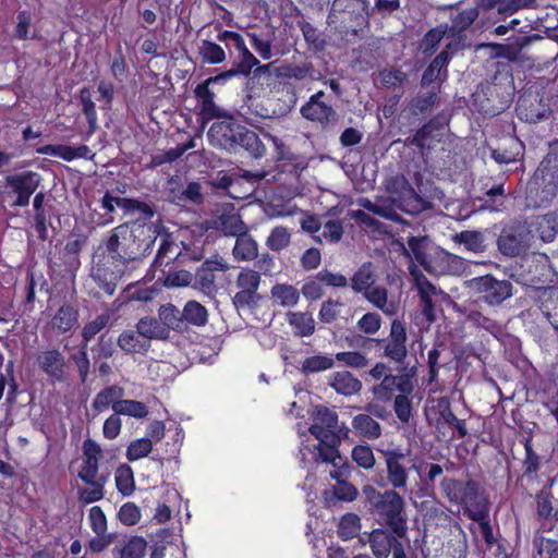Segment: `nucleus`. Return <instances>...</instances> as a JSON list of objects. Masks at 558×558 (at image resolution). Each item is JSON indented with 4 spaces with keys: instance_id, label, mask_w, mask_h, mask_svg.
Listing matches in <instances>:
<instances>
[{
    "instance_id": "1",
    "label": "nucleus",
    "mask_w": 558,
    "mask_h": 558,
    "mask_svg": "<svg viewBox=\"0 0 558 558\" xmlns=\"http://www.w3.org/2000/svg\"><path fill=\"white\" fill-rule=\"evenodd\" d=\"M363 495L371 513L384 527L371 532L368 542L373 555L376 558H409L405 549L410 548L408 536V518L405 501L399 490H377L367 485L363 488Z\"/></svg>"
},
{
    "instance_id": "2",
    "label": "nucleus",
    "mask_w": 558,
    "mask_h": 558,
    "mask_svg": "<svg viewBox=\"0 0 558 558\" xmlns=\"http://www.w3.org/2000/svg\"><path fill=\"white\" fill-rule=\"evenodd\" d=\"M215 121L207 133L209 143L228 151L244 148L252 157L262 158L266 147L258 135L243 125L236 118L225 114Z\"/></svg>"
},
{
    "instance_id": "3",
    "label": "nucleus",
    "mask_w": 558,
    "mask_h": 558,
    "mask_svg": "<svg viewBox=\"0 0 558 558\" xmlns=\"http://www.w3.org/2000/svg\"><path fill=\"white\" fill-rule=\"evenodd\" d=\"M440 488L445 497L460 506L463 514L472 519H483L490 512V500L485 487L476 480L444 477Z\"/></svg>"
},
{
    "instance_id": "4",
    "label": "nucleus",
    "mask_w": 558,
    "mask_h": 558,
    "mask_svg": "<svg viewBox=\"0 0 558 558\" xmlns=\"http://www.w3.org/2000/svg\"><path fill=\"white\" fill-rule=\"evenodd\" d=\"M558 195V142L549 145L548 153L527 182L526 204L534 208L547 207Z\"/></svg>"
},
{
    "instance_id": "5",
    "label": "nucleus",
    "mask_w": 558,
    "mask_h": 558,
    "mask_svg": "<svg viewBox=\"0 0 558 558\" xmlns=\"http://www.w3.org/2000/svg\"><path fill=\"white\" fill-rule=\"evenodd\" d=\"M349 345L353 348L373 349L378 351L381 359L395 363L405 369L404 363L408 357V333L405 323L396 318L390 323L389 335L385 338H371L363 335H353L348 339Z\"/></svg>"
},
{
    "instance_id": "6",
    "label": "nucleus",
    "mask_w": 558,
    "mask_h": 558,
    "mask_svg": "<svg viewBox=\"0 0 558 558\" xmlns=\"http://www.w3.org/2000/svg\"><path fill=\"white\" fill-rule=\"evenodd\" d=\"M41 183V175L38 172L27 170L21 173L9 174L4 178L3 192L13 197L12 207L24 208L29 205L33 194Z\"/></svg>"
},
{
    "instance_id": "7",
    "label": "nucleus",
    "mask_w": 558,
    "mask_h": 558,
    "mask_svg": "<svg viewBox=\"0 0 558 558\" xmlns=\"http://www.w3.org/2000/svg\"><path fill=\"white\" fill-rule=\"evenodd\" d=\"M128 263L123 257L98 255L92 267V277L107 294L112 295L125 272Z\"/></svg>"
},
{
    "instance_id": "8",
    "label": "nucleus",
    "mask_w": 558,
    "mask_h": 558,
    "mask_svg": "<svg viewBox=\"0 0 558 558\" xmlns=\"http://www.w3.org/2000/svg\"><path fill=\"white\" fill-rule=\"evenodd\" d=\"M386 464V481L391 489L407 493L409 490L410 472L412 460L408 452L400 448L383 450Z\"/></svg>"
},
{
    "instance_id": "9",
    "label": "nucleus",
    "mask_w": 558,
    "mask_h": 558,
    "mask_svg": "<svg viewBox=\"0 0 558 558\" xmlns=\"http://www.w3.org/2000/svg\"><path fill=\"white\" fill-rule=\"evenodd\" d=\"M468 287L492 306L500 305L513 294V286L509 280H499L493 275L472 278L468 281Z\"/></svg>"
},
{
    "instance_id": "10",
    "label": "nucleus",
    "mask_w": 558,
    "mask_h": 558,
    "mask_svg": "<svg viewBox=\"0 0 558 558\" xmlns=\"http://www.w3.org/2000/svg\"><path fill=\"white\" fill-rule=\"evenodd\" d=\"M217 40L223 43L232 56V49L238 54L233 59L232 68L244 77H248L253 69L259 63L258 59L247 48L243 36L233 31H220L216 36Z\"/></svg>"
},
{
    "instance_id": "11",
    "label": "nucleus",
    "mask_w": 558,
    "mask_h": 558,
    "mask_svg": "<svg viewBox=\"0 0 558 558\" xmlns=\"http://www.w3.org/2000/svg\"><path fill=\"white\" fill-rule=\"evenodd\" d=\"M325 96L324 90L311 95L308 100L300 108V113L305 120L326 131L337 125L339 114L330 104L324 101Z\"/></svg>"
},
{
    "instance_id": "12",
    "label": "nucleus",
    "mask_w": 558,
    "mask_h": 558,
    "mask_svg": "<svg viewBox=\"0 0 558 558\" xmlns=\"http://www.w3.org/2000/svg\"><path fill=\"white\" fill-rule=\"evenodd\" d=\"M260 280V274L250 268H243L238 274L235 284L239 291L232 298L235 308H247L256 305L260 299L257 292Z\"/></svg>"
},
{
    "instance_id": "13",
    "label": "nucleus",
    "mask_w": 558,
    "mask_h": 558,
    "mask_svg": "<svg viewBox=\"0 0 558 558\" xmlns=\"http://www.w3.org/2000/svg\"><path fill=\"white\" fill-rule=\"evenodd\" d=\"M515 112L521 121L537 123L547 119L551 109L548 100H545L538 93L526 92L520 95Z\"/></svg>"
},
{
    "instance_id": "14",
    "label": "nucleus",
    "mask_w": 558,
    "mask_h": 558,
    "mask_svg": "<svg viewBox=\"0 0 558 558\" xmlns=\"http://www.w3.org/2000/svg\"><path fill=\"white\" fill-rule=\"evenodd\" d=\"M414 390L410 374L402 373L400 375H385L381 381L372 387L374 399L388 403L395 399V391L401 393H412Z\"/></svg>"
},
{
    "instance_id": "15",
    "label": "nucleus",
    "mask_w": 558,
    "mask_h": 558,
    "mask_svg": "<svg viewBox=\"0 0 558 558\" xmlns=\"http://www.w3.org/2000/svg\"><path fill=\"white\" fill-rule=\"evenodd\" d=\"M535 519L544 531H551L558 523V507H555V497L551 485L543 487L534 496Z\"/></svg>"
},
{
    "instance_id": "16",
    "label": "nucleus",
    "mask_w": 558,
    "mask_h": 558,
    "mask_svg": "<svg viewBox=\"0 0 558 558\" xmlns=\"http://www.w3.org/2000/svg\"><path fill=\"white\" fill-rule=\"evenodd\" d=\"M193 92L199 105L196 117L201 128L204 129L211 120L223 116V110L215 102V93L206 81L197 84Z\"/></svg>"
},
{
    "instance_id": "17",
    "label": "nucleus",
    "mask_w": 558,
    "mask_h": 558,
    "mask_svg": "<svg viewBox=\"0 0 558 558\" xmlns=\"http://www.w3.org/2000/svg\"><path fill=\"white\" fill-rule=\"evenodd\" d=\"M228 264L222 258L206 259L196 269L194 276V288L202 291L207 296L214 298L218 291L216 284V272L226 271Z\"/></svg>"
},
{
    "instance_id": "18",
    "label": "nucleus",
    "mask_w": 558,
    "mask_h": 558,
    "mask_svg": "<svg viewBox=\"0 0 558 558\" xmlns=\"http://www.w3.org/2000/svg\"><path fill=\"white\" fill-rule=\"evenodd\" d=\"M501 254L510 257L521 255L527 248L525 228L521 223H512L505 227L497 240Z\"/></svg>"
},
{
    "instance_id": "19",
    "label": "nucleus",
    "mask_w": 558,
    "mask_h": 558,
    "mask_svg": "<svg viewBox=\"0 0 558 558\" xmlns=\"http://www.w3.org/2000/svg\"><path fill=\"white\" fill-rule=\"evenodd\" d=\"M156 238L146 234L144 228H137L128 233L126 243H123V258L134 262L153 252Z\"/></svg>"
},
{
    "instance_id": "20",
    "label": "nucleus",
    "mask_w": 558,
    "mask_h": 558,
    "mask_svg": "<svg viewBox=\"0 0 558 558\" xmlns=\"http://www.w3.org/2000/svg\"><path fill=\"white\" fill-rule=\"evenodd\" d=\"M526 232L544 243L553 242L558 234V214L554 211L533 217Z\"/></svg>"
},
{
    "instance_id": "21",
    "label": "nucleus",
    "mask_w": 558,
    "mask_h": 558,
    "mask_svg": "<svg viewBox=\"0 0 558 558\" xmlns=\"http://www.w3.org/2000/svg\"><path fill=\"white\" fill-rule=\"evenodd\" d=\"M524 144L514 135L501 137L492 149V157L498 163H510L519 160L524 154Z\"/></svg>"
},
{
    "instance_id": "22",
    "label": "nucleus",
    "mask_w": 558,
    "mask_h": 558,
    "mask_svg": "<svg viewBox=\"0 0 558 558\" xmlns=\"http://www.w3.org/2000/svg\"><path fill=\"white\" fill-rule=\"evenodd\" d=\"M40 369L51 378L62 380L64 377L65 357L58 349L41 351L37 355Z\"/></svg>"
},
{
    "instance_id": "23",
    "label": "nucleus",
    "mask_w": 558,
    "mask_h": 558,
    "mask_svg": "<svg viewBox=\"0 0 558 558\" xmlns=\"http://www.w3.org/2000/svg\"><path fill=\"white\" fill-rule=\"evenodd\" d=\"M78 322V310L71 303L64 302L51 317L50 326L58 335L72 330Z\"/></svg>"
},
{
    "instance_id": "24",
    "label": "nucleus",
    "mask_w": 558,
    "mask_h": 558,
    "mask_svg": "<svg viewBox=\"0 0 558 558\" xmlns=\"http://www.w3.org/2000/svg\"><path fill=\"white\" fill-rule=\"evenodd\" d=\"M442 128L441 123L436 119L432 118L424 123L412 137H408L405 144L409 146L416 147L422 154L432 148L434 141V133Z\"/></svg>"
},
{
    "instance_id": "25",
    "label": "nucleus",
    "mask_w": 558,
    "mask_h": 558,
    "mask_svg": "<svg viewBox=\"0 0 558 558\" xmlns=\"http://www.w3.org/2000/svg\"><path fill=\"white\" fill-rule=\"evenodd\" d=\"M349 464L343 462L340 468L330 471V477L337 481V485L333 486V495L338 500L353 501L357 496L354 485L343 480L349 474Z\"/></svg>"
},
{
    "instance_id": "26",
    "label": "nucleus",
    "mask_w": 558,
    "mask_h": 558,
    "mask_svg": "<svg viewBox=\"0 0 558 558\" xmlns=\"http://www.w3.org/2000/svg\"><path fill=\"white\" fill-rule=\"evenodd\" d=\"M329 386L344 397L356 395L362 389L361 380L349 371L335 372L329 379Z\"/></svg>"
},
{
    "instance_id": "27",
    "label": "nucleus",
    "mask_w": 558,
    "mask_h": 558,
    "mask_svg": "<svg viewBox=\"0 0 558 558\" xmlns=\"http://www.w3.org/2000/svg\"><path fill=\"white\" fill-rule=\"evenodd\" d=\"M118 347L126 354H146L150 342L144 339L137 330H124L117 340Z\"/></svg>"
},
{
    "instance_id": "28",
    "label": "nucleus",
    "mask_w": 558,
    "mask_h": 558,
    "mask_svg": "<svg viewBox=\"0 0 558 558\" xmlns=\"http://www.w3.org/2000/svg\"><path fill=\"white\" fill-rule=\"evenodd\" d=\"M116 206L121 207L125 211L140 210L144 214L153 215L150 207L146 203L133 198L112 196L107 192L101 199V207L107 213H113Z\"/></svg>"
},
{
    "instance_id": "29",
    "label": "nucleus",
    "mask_w": 558,
    "mask_h": 558,
    "mask_svg": "<svg viewBox=\"0 0 558 558\" xmlns=\"http://www.w3.org/2000/svg\"><path fill=\"white\" fill-rule=\"evenodd\" d=\"M448 64L446 52H439L424 70L421 78L423 86L430 85L436 80L444 82L448 78Z\"/></svg>"
},
{
    "instance_id": "30",
    "label": "nucleus",
    "mask_w": 558,
    "mask_h": 558,
    "mask_svg": "<svg viewBox=\"0 0 558 558\" xmlns=\"http://www.w3.org/2000/svg\"><path fill=\"white\" fill-rule=\"evenodd\" d=\"M377 275L371 262L361 265L350 279V286L355 293L363 294L375 284Z\"/></svg>"
},
{
    "instance_id": "31",
    "label": "nucleus",
    "mask_w": 558,
    "mask_h": 558,
    "mask_svg": "<svg viewBox=\"0 0 558 558\" xmlns=\"http://www.w3.org/2000/svg\"><path fill=\"white\" fill-rule=\"evenodd\" d=\"M33 26V14L29 10H21L15 16V25L12 31V38L15 40H35L39 36L36 31L31 34Z\"/></svg>"
},
{
    "instance_id": "32",
    "label": "nucleus",
    "mask_w": 558,
    "mask_h": 558,
    "mask_svg": "<svg viewBox=\"0 0 558 558\" xmlns=\"http://www.w3.org/2000/svg\"><path fill=\"white\" fill-rule=\"evenodd\" d=\"M437 410L440 418L450 427L457 429L458 436L464 438L468 429L464 420H460L453 413L449 398L441 397L437 400Z\"/></svg>"
},
{
    "instance_id": "33",
    "label": "nucleus",
    "mask_w": 558,
    "mask_h": 558,
    "mask_svg": "<svg viewBox=\"0 0 558 558\" xmlns=\"http://www.w3.org/2000/svg\"><path fill=\"white\" fill-rule=\"evenodd\" d=\"M46 195L44 192L35 193L33 199L34 208V228L40 240H46L48 236V214L44 207Z\"/></svg>"
},
{
    "instance_id": "34",
    "label": "nucleus",
    "mask_w": 558,
    "mask_h": 558,
    "mask_svg": "<svg viewBox=\"0 0 558 558\" xmlns=\"http://www.w3.org/2000/svg\"><path fill=\"white\" fill-rule=\"evenodd\" d=\"M344 233L343 223L340 219L324 218L320 233L315 235V241L320 244H337Z\"/></svg>"
},
{
    "instance_id": "35",
    "label": "nucleus",
    "mask_w": 558,
    "mask_h": 558,
    "mask_svg": "<svg viewBox=\"0 0 558 558\" xmlns=\"http://www.w3.org/2000/svg\"><path fill=\"white\" fill-rule=\"evenodd\" d=\"M233 257L236 260H253L258 255V246L256 241L246 232L240 234L235 239V244L232 250Z\"/></svg>"
},
{
    "instance_id": "36",
    "label": "nucleus",
    "mask_w": 558,
    "mask_h": 558,
    "mask_svg": "<svg viewBox=\"0 0 558 558\" xmlns=\"http://www.w3.org/2000/svg\"><path fill=\"white\" fill-rule=\"evenodd\" d=\"M355 432L364 438L375 440L381 436V426L367 413L357 414L352 420Z\"/></svg>"
},
{
    "instance_id": "37",
    "label": "nucleus",
    "mask_w": 558,
    "mask_h": 558,
    "mask_svg": "<svg viewBox=\"0 0 558 558\" xmlns=\"http://www.w3.org/2000/svg\"><path fill=\"white\" fill-rule=\"evenodd\" d=\"M136 330L149 342L153 339H166L169 336L168 329L155 317H143L136 324Z\"/></svg>"
},
{
    "instance_id": "38",
    "label": "nucleus",
    "mask_w": 558,
    "mask_h": 558,
    "mask_svg": "<svg viewBox=\"0 0 558 558\" xmlns=\"http://www.w3.org/2000/svg\"><path fill=\"white\" fill-rule=\"evenodd\" d=\"M128 233V225H120L113 228L105 241L106 251L101 255L123 257V243H126Z\"/></svg>"
},
{
    "instance_id": "39",
    "label": "nucleus",
    "mask_w": 558,
    "mask_h": 558,
    "mask_svg": "<svg viewBox=\"0 0 558 558\" xmlns=\"http://www.w3.org/2000/svg\"><path fill=\"white\" fill-rule=\"evenodd\" d=\"M271 299L274 303L282 307H293L300 300V291L287 283H277L271 288Z\"/></svg>"
},
{
    "instance_id": "40",
    "label": "nucleus",
    "mask_w": 558,
    "mask_h": 558,
    "mask_svg": "<svg viewBox=\"0 0 558 558\" xmlns=\"http://www.w3.org/2000/svg\"><path fill=\"white\" fill-rule=\"evenodd\" d=\"M296 24L302 32L304 40L307 44L310 50L320 52L325 49L326 40L318 28H316L312 23L307 22L304 17L299 20Z\"/></svg>"
},
{
    "instance_id": "41",
    "label": "nucleus",
    "mask_w": 558,
    "mask_h": 558,
    "mask_svg": "<svg viewBox=\"0 0 558 558\" xmlns=\"http://www.w3.org/2000/svg\"><path fill=\"white\" fill-rule=\"evenodd\" d=\"M198 56L205 64H220L227 59L225 49L217 43L203 39L198 46Z\"/></svg>"
},
{
    "instance_id": "42",
    "label": "nucleus",
    "mask_w": 558,
    "mask_h": 558,
    "mask_svg": "<svg viewBox=\"0 0 558 558\" xmlns=\"http://www.w3.org/2000/svg\"><path fill=\"white\" fill-rule=\"evenodd\" d=\"M112 410L118 415L145 418L148 415V407L141 401L122 399L112 404Z\"/></svg>"
},
{
    "instance_id": "43",
    "label": "nucleus",
    "mask_w": 558,
    "mask_h": 558,
    "mask_svg": "<svg viewBox=\"0 0 558 558\" xmlns=\"http://www.w3.org/2000/svg\"><path fill=\"white\" fill-rule=\"evenodd\" d=\"M288 323L299 337H310L315 332V320L307 313L290 312L288 313Z\"/></svg>"
},
{
    "instance_id": "44",
    "label": "nucleus",
    "mask_w": 558,
    "mask_h": 558,
    "mask_svg": "<svg viewBox=\"0 0 558 558\" xmlns=\"http://www.w3.org/2000/svg\"><path fill=\"white\" fill-rule=\"evenodd\" d=\"M112 316L111 310H106L101 314L97 315L93 320L86 323L82 329V341L83 345H87L102 329H105Z\"/></svg>"
},
{
    "instance_id": "45",
    "label": "nucleus",
    "mask_w": 558,
    "mask_h": 558,
    "mask_svg": "<svg viewBox=\"0 0 558 558\" xmlns=\"http://www.w3.org/2000/svg\"><path fill=\"white\" fill-rule=\"evenodd\" d=\"M106 481V476L100 475L98 480H92L89 483H85L89 487L80 488L77 490L78 500L84 505L101 500L105 497Z\"/></svg>"
},
{
    "instance_id": "46",
    "label": "nucleus",
    "mask_w": 558,
    "mask_h": 558,
    "mask_svg": "<svg viewBox=\"0 0 558 558\" xmlns=\"http://www.w3.org/2000/svg\"><path fill=\"white\" fill-rule=\"evenodd\" d=\"M80 102L82 105V111L88 123L87 135H92L97 130V111L96 105L93 101L92 90L88 87H83L80 90Z\"/></svg>"
},
{
    "instance_id": "47",
    "label": "nucleus",
    "mask_w": 558,
    "mask_h": 558,
    "mask_svg": "<svg viewBox=\"0 0 558 558\" xmlns=\"http://www.w3.org/2000/svg\"><path fill=\"white\" fill-rule=\"evenodd\" d=\"M478 15V8L474 7L458 11L451 17V26L449 29L451 35L456 36L458 34L465 32L474 23Z\"/></svg>"
},
{
    "instance_id": "48",
    "label": "nucleus",
    "mask_w": 558,
    "mask_h": 558,
    "mask_svg": "<svg viewBox=\"0 0 558 558\" xmlns=\"http://www.w3.org/2000/svg\"><path fill=\"white\" fill-rule=\"evenodd\" d=\"M182 320L184 319L194 326H205L208 322V311L197 301H189L185 303L181 313Z\"/></svg>"
},
{
    "instance_id": "49",
    "label": "nucleus",
    "mask_w": 558,
    "mask_h": 558,
    "mask_svg": "<svg viewBox=\"0 0 558 558\" xmlns=\"http://www.w3.org/2000/svg\"><path fill=\"white\" fill-rule=\"evenodd\" d=\"M539 310L553 328L558 331V289H549L544 293Z\"/></svg>"
},
{
    "instance_id": "50",
    "label": "nucleus",
    "mask_w": 558,
    "mask_h": 558,
    "mask_svg": "<svg viewBox=\"0 0 558 558\" xmlns=\"http://www.w3.org/2000/svg\"><path fill=\"white\" fill-rule=\"evenodd\" d=\"M340 438L337 439L336 441L329 440L326 442H318L315 452L316 461L330 462L336 469L340 468V462H342V458L338 450Z\"/></svg>"
},
{
    "instance_id": "51",
    "label": "nucleus",
    "mask_w": 558,
    "mask_h": 558,
    "mask_svg": "<svg viewBox=\"0 0 558 558\" xmlns=\"http://www.w3.org/2000/svg\"><path fill=\"white\" fill-rule=\"evenodd\" d=\"M361 530V519L357 514L348 512L341 517L337 534L342 541H351L356 537Z\"/></svg>"
},
{
    "instance_id": "52",
    "label": "nucleus",
    "mask_w": 558,
    "mask_h": 558,
    "mask_svg": "<svg viewBox=\"0 0 558 558\" xmlns=\"http://www.w3.org/2000/svg\"><path fill=\"white\" fill-rule=\"evenodd\" d=\"M116 487L124 496H131L135 490L134 473L130 465L121 464L114 474Z\"/></svg>"
},
{
    "instance_id": "53",
    "label": "nucleus",
    "mask_w": 558,
    "mask_h": 558,
    "mask_svg": "<svg viewBox=\"0 0 558 558\" xmlns=\"http://www.w3.org/2000/svg\"><path fill=\"white\" fill-rule=\"evenodd\" d=\"M26 284L24 287V300L22 302L24 308L26 311H33L34 304L36 300V287L38 284V280H41L40 288L44 289L48 286L47 280L44 278V276L40 274L38 277L33 270H28L26 272Z\"/></svg>"
},
{
    "instance_id": "54",
    "label": "nucleus",
    "mask_w": 558,
    "mask_h": 558,
    "mask_svg": "<svg viewBox=\"0 0 558 558\" xmlns=\"http://www.w3.org/2000/svg\"><path fill=\"white\" fill-rule=\"evenodd\" d=\"M335 365V359L328 355H312L306 357L300 367V371L304 375L324 372L332 368Z\"/></svg>"
},
{
    "instance_id": "55",
    "label": "nucleus",
    "mask_w": 558,
    "mask_h": 558,
    "mask_svg": "<svg viewBox=\"0 0 558 558\" xmlns=\"http://www.w3.org/2000/svg\"><path fill=\"white\" fill-rule=\"evenodd\" d=\"M123 393V389L118 386H108L101 389L93 401V408L97 412L107 410L110 405L116 402V399L120 398Z\"/></svg>"
},
{
    "instance_id": "56",
    "label": "nucleus",
    "mask_w": 558,
    "mask_h": 558,
    "mask_svg": "<svg viewBox=\"0 0 558 558\" xmlns=\"http://www.w3.org/2000/svg\"><path fill=\"white\" fill-rule=\"evenodd\" d=\"M525 457L522 462L523 476L533 480L541 469V458L533 449V444L530 438L524 440Z\"/></svg>"
},
{
    "instance_id": "57",
    "label": "nucleus",
    "mask_w": 558,
    "mask_h": 558,
    "mask_svg": "<svg viewBox=\"0 0 558 558\" xmlns=\"http://www.w3.org/2000/svg\"><path fill=\"white\" fill-rule=\"evenodd\" d=\"M418 293H420V299H421V303H422V312H423L425 318L429 323L435 322L436 320L435 304H434V301L432 300L430 294L436 293V288L429 281L426 280L424 283H421L418 286Z\"/></svg>"
},
{
    "instance_id": "58",
    "label": "nucleus",
    "mask_w": 558,
    "mask_h": 558,
    "mask_svg": "<svg viewBox=\"0 0 558 558\" xmlns=\"http://www.w3.org/2000/svg\"><path fill=\"white\" fill-rule=\"evenodd\" d=\"M147 543L143 536H130L119 550L120 558H144Z\"/></svg>"
},
{
    "instance_id": "59",
    "label": "nucleus",
    "mask_w": 558,
    "mask_h": 558,
    "mask_svg": "<svg viewBox=\"0 0 558 558\" xmlns=\"http://www.w3.org/2000/svg\"><path fill=\"white\" fill-rule=\"evenodd\" d=\"M291 241V233L287 227L277 226L271 229L266 245L274 252H280L286 248Z\"/></svg>"
},
{
    "instance_id": "60",
    "label": "nucleus",
    "mask_w": 558,
    "mask_h": 558,
    "mask_svg": "<svg viewBox=\"0 0 558 558\" xmlns=\"http://www.w3.org/2000/svg\"><path fill=\"white\" fill-rule=\"evenodd\" d=\"M153 450V440L148 437L132 440L125 452V457L130 462L146 458Z\"/></svg>"
},
{
    "instance_id": "61",
    "label": "nucleus",
    "mask_w": 558,
    "mask_h": 558,
    "mask_svg": "<svg viewBox=\"0 0 558 558\" xmlns=\"http://www.w3.org/2000/svg\"><path fill=\"white\" fill-rule=\"evenodd\" d=\"M194 147V141L190 140L187 143L178 145L173 148H170L161 155H157L153 157L151 168L161 166L167 162H173L177 159L181 158L189 149Z\"/></svg>"
},
{
    "instance_id": "62",
    "label": "nucleus",
    "mask_w": 558,
    "mask_h": 558,
    "mask_svg": "<svg viewBox=\"0 0 558 558\" xmlns=\"http://www.w3.org/2000/svg\"><path fill=\"white\" fill-rule=\"evenodd\" d=\"M343 306L344 303L339 300L328 299L324 301L318 312V319L324 324H332L340 316Z\"/></svg>"
},
{
    "instance_id": "63",
    "label": "nucleus",
    "mask_w": 558,
    "mask_h": 558,
    "mask_svg": "<svg viewBox=\"0 0 558 558\" xmlns=\"http://www.w3.org/2000/svg\"><path fill=\"white\" fill-rule=\"evenodd\" d=\"M220 230L226 235L239 236L246 232V226L239 215H225L219 218Z\"/></svg>"
},
{
    "instance_id": "64",
    "label": "nucleus",
    "mask_w": 558,
    "mask_h": 558,
    "mask_svg": "<svg viewBox=\"0 0 558 558\" xmlns=\"http://www.w3.org/2000/svg\"><path fill=\"white\" fill-rule=\"evenodd\" d=\"M533 546L539 558H558V541L535 536Z\"/></svg>"
}]
</instances>
